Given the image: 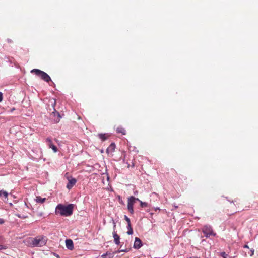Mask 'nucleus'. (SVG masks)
Instances as JSON below:
<instances>
[{"instance_id":"nucleus-27","label":"nucleus","mask_w":258,"mask_h":258,"mask_svg":"<svg viewBox=\"0 0 258 258\" xmlns=\"http://www.w3.org/2000/svg\"><path fill=\"white\" fill-rule=\"evenodd\" d=\"M243 247H244V248H249V247H248V246L247 245H245L243 246Z\"/></svg>"},{"instance_id":"nucleus-14","label":"nucleus","mask_w":258,"mask_h":258,"mask_svg":"<svg viewBox=\"0 0 258 258\" xmlns=\"http://www.w3.org/2000/svg\"><path fill=\"white\" fill-rule=\"evenodd\" d=\"M116 132L119 133H121L122 135H125V130L122 127H117Z\"/></svg>"},{"instance_id":"nucleus-19","label":"nucleus","mask_w":258,"mask_h":258,"mask_svg":"<svg viewBox=\"0 0 258 258\" xmlns=\"http://www.w3.org/2000/svg\"><path fill=\"white\" fill-rule=\"evenodd\" d=\"M138 201L140 202V205H141V206L142 207H147V206H148L147 203L142 202V201H140V200Z\"/></svg>"},{"instance_id":"nucleus-2","label":"nucleus","mask_w":258,"mask_h":258,"mask_svg":"<svg viewBox=\"0 0 258 258\" xmlns=\"http://www.w3.org/2000/svg\"><path fill=\"white\" fill-rule=\"evenodd\" d=\"M47 239L44 236H38L32 240V244L34 247H42L46 243Z\"/></svg>"},{"instance_id":"nucleus-11","label":"nucleus","mask_w":258,"mask_h":258,"mask_svg":"<svg viewBox=\"0 0 258 258\" xmlns=\"http://www.w3.org/2000/svg\"><path fill=\"white\" fill-rule=\"evenodd\" d=\"M115 148V145L114 143H112L107 148V149L106 150V152L108 153H112L114 151Z\"/></svg>"},{"instance_id":"nucleus-3","label":"nucleus","mask_w":258,"mask_h":258,"mask_svg":"<svg viewBox=\"0 0 258 258\" xmlns=\"http://www.w3.org/2000/svg\"><path fill=\"white\" fill-rule=\"evenodd\" d=\"M31 73H34L37 76L40 77L44 81L48 82L51 80L49 76L45 72L37 69L31 70Z\"/></svg>"},{"instance_id":"nucleus-15","label":"nucleus","mask_w":258,"mask_h":258,"mask_svg":"<svg viewBox=\"0 0 258 258\" xmlns=\"http://www.w3.org/2000/svg\"><path fill=\"white\" fill-rule=\"evenodd\" d=\"M46 201V198H42L40 197H36V201L37 203H43Z\"/></svg>"},{"instance_id":"nucleus-22","label":"nucleus","mask_w":258,"mask_h":258,"mask_svg":"<svg viewBox=\"0 0 258 258\" xmlns=\"http://www.w3.org/2000/svg\"><path fill=\"white\" fill-rule=\"evenodd\" d=\"M6 248H7V246L2 245H0V250L6 249Z\"/></svg>"},{"instance_id":"nucleus-23","label":"nucleus","mask_w":258,"mask_h":258,"mask_svg":"<svg viewBox=\"0 0 258 258\" xmlns=\"http://www.w3.org/2000/svg\"><path fill=\"white\" fill-rule=\"evenodd\" d=\"M3 98V93L0 92V102L2 101Z\"/></svg>"},{"instance_id":"nucleus-9","label":"nucleus","mask_w":258,"mask_h":258,"mask_svg":"<svg viewBox=\"0 0 258 258\" xmlns=\"http://www.w3.org/2000/svg\"><path fill=\"white\" fill-rule=\"evenodd\" d=\"M66 245L67 248L69 250H72L74 248L73 241L71 239H67L66 240Z\"/></svg>"},{"instance_id":"nucleus-12","label":"nucleus","mask_w":258,"mask_h":258,"mask_svg":"<svg viewBox=\"0 0 258 258\" xmlns=\"http://www.w3.org/2000/svg\"><path fill=\"white\" fill-rule=\"evenodd\" d=\"M114 255V253H110L107 252L106 253L102 254L101 256V258H113Z\"/></svg>"},{"instance_id":"nucleus-6","label":"nucleus","mask_w":258,"mask_h":258,"mask_svg":"<svg viewBox=\"0 0 258 258\" xmlns=\"http://www.w3.org/2000/svg\"><path fill=\"white\" fill-rule=\"evenodd\" d=\"M46 142L48 146H49V147L50 148H51L53 150L54 152L56 153L57 152V151H58L57 148L52 143V139L51 138L48 137V138H46Z\"/></svg>"},{"instance_id":"nucleus-18","label":"nucleus","mask_w":258,"mask_h":258,"mask_svg":"<svg viewBox=\"0 0 258 258\" xmlns=\"http://www.w3.org/2000/svg\"><path fill=\"white\" fill-rule=\"evenodd\" d=\"M3 196L5 198H8V194L6 191L0 190V196Z\"/></svg>"},{"instance_id":"nucleus-29","label":"nucleus","mask_w":258,"mask_h":258,"mask_svg":"<svg viewBox=\"0 0 258 258\" xmlns=\"http://www.w3.org/2000/svg\"><path fill=\"white\" fill-rule=\"evenodd\" d=\"M38 215L39 216H42L43 215V213H38Z\"/></svg>"},{"instance_id":"nucleus-4","label":"nucleus","mask_w":258,"mask_h":258,"mask_svg":"<svg viewBox=\"0 0 258 258\" xmlns=\"http://www.w3.org/2000/svg\"><path fill=\"white\" fill-rule=\"evenodd\" d=\"M139 201L138 198H135L134 196H131L128 198L127 200V209L130 213L132 214H134V205L136 201Z\"/></svg>"},{"instance_id":"nucleus-26","label":"nucleus","mask_w":258,"mask_h":258,"mask_svg":"<svg viewBox=\"0 0 258 258\" xmlns=\"http://www.w3.org/2000/svg\"><path fill=\"white\" fill-rule=\"evenodd\" d=\"M4 223V220L2 219H0V224H2Z\"/></svg>"},{"instance_id":"nucleus-20","label":"nucleus","mask_w":258,"mask_h":258,"mask_svg":"<svg viewBox=\"0 0 258 258\" xmlns=\"http://www.w3.org/2000/svg\"><path fill=\"white\" fill-rule=\"evenodd\" d=\"M124 219L127 223V225L131 224L130 218L126 215H124Z\"/></svg>"},{"instance_id":"nucleus-25","label":"nucleus","mask_w":258,"mask_h":258,"mask_svg":"<svg viewBox=\"0 0 258 258\" xmlns=\"http://www.w3.org/2000/svg\"><path fill=\"white\" fill-rule=\"evenodd\" d=\"M18 216L19 217L23 218H26V217H27V216H22V217H21V216H20L19 215H18Z\"/></svg>"},{"instance_id":"nucleus-21","label":"nucleus","mask_w":258,"mask_h":258,"mask_svg":"<svg viewBox=\"0 0 258 258\" xmlns=\"http://www.w3.org/2000/svg\"><path fill=\"white\" fill-rule=\"evenodd\" d=\"M131 250V248H126L125 249H121V250H119L117 251V252H128L130 250Z\"/></svg>"},{"instance_id":"nucleus-17","label":"nucleus","mask_w":258,"mask_h":258,"mask_svg":"<svg viewBox=\"0 0 258 258\" xmlns=\"http://www.w3.org/2000/svg\"><path fill=\"white\" fill-rule=\"evenodd\" d=\"M127 229L128 230L127 233L128 235H132L133 234V230L132 228L131 224L127 225Z\"/></svg>"},{"instance_id":"nucleus-10","label":"nucleus","mask_w":258,"mask_h":258,"mask_svg":"<svg viewBox=\"0 0 258 258\" xmlns=\"http://www.w3.org/2000/svg\"><path fill=\"white\" fill-rule=\"evenodd\" d=\"M113 237L114 238V241L115 243L117 245L119 244V243H120L119 236L114 231L113 232Z\"/></svg>"},{"instance_id":"nucleus-24","label":"nucleus","mask_w":258,"mask_h":258,"mask_svg":"<svg viewBox=\"0 0 258 258\" xmlns=\"http://www.w3.org/2000/svg\"><path fill=\"white\" fill-rule=\"evenodd\" d=\"M250 252H251L250 256H252L254 254V250L253 249H250Z\"/></svg>"},{"instance_id":"nucleus-7","label":"nucleus","mask_w":258,"mask_h":258,"mask_svg":"<svg viewBox=\"0 0 258 258\" xmlns=\"http://www.w3.org/2000/svg\"><path fill=\"white\" fill-rule=\"evenodd\" d=\"M68 183L67 184L66 187L68 189H70L76 183L77 180L75 178H72V177H70V178L68 177Z\"/></svg>"},{"instance_id":"nucleus-5","label":"nucleus","mask_w":258,"mask_h":258,"mask_svg":"<svg viewBox=\"0 0 258 258\" xmlns=\"http://www.w3.org/2000/svg\"><path fill=\"white\" fill-rule=\"evenodd\" d=\"M202 232L207 238L210 236H215L216 235V234L213 232L212 227L210 226H204L202 228Z\"/></svg>"},{"instance_id":"nucleus-16","label":"nucleus","mask_w":258,"mask_h":258,"mask_svg":"<svg viewBox=\"0 0 258 258\" xmlns=\"http://www.w3.org/2000/svg\"><path fill=\"white\" fill-rule=\"evenodd\" d=\"M98 137L102 141H103L107 138V136L106 134H99Z\"/></svg>"},{"instance_id":"nucleus-13","label":"nucleus","mask_w":258,"mask_h":258,"mask_svg":"<svg viewBox=\"0 0 258 258\" xmlns=\"http://www.w3.org/2000/svg\"><path fill=\"white\" fill-rule=\"evenodd\" d=\"M53 113L54 114V115L55 116L57 115V117L56 119H55V121L56 122H58L60 120V116L59 113L58 112H57L54 108V112H53Z\"/></svg>"},{"instance_id":"nucleus-8","label":"nucleus","mask_w":258,"mask_h":258,"mask_svg":"<svg viewBox=\"0 0 258 258\" xmlns=\"http://www.w3.org/2000/svg\"><path fill=\"white\" fill-rule=\"evenodd\" d=\"M142 246V242L140 238L138 237L135 238V242L134 243L133 247L135 249H138Z\"/></svg>"},{"instance_id":"nucleus-1","label":"nucleus","mask_w":258,"mask_h":258,"mask_svg":"<svg viewBox=\"0 0 258 258\" xmlns=\"http://www.w3.org/2000/svg\"><path fill=\"white\" fill-rule=\"evenodd\" d=\"M73 208L74 205L72 204L67 206L60 204L55 208V213L62 216H69L72 214Z\"/></svg>"},{"instance_id":"nucleus-28","label":"nucleus","mask_w":258,"mask_h":258,"mask_svg":"<svg viewBox=\"0 0 258 258\" xmlns=\"http://www.w3.org/2000/svg\"><path fill=\"white\" fill-rule=\"evenodd\" d=\"M7 41L9 43H11L12 42V40L10 39H7Z\"/></svg>"},{"instance_id":"nucleus-30","label":"nucleus","mask_w":258,"mask_h":258,"mask_svg":"<svg viewBox=\"0 0 258 258\" xmlns=\"http://www.w3.org/2000/svg\"><path fill=\"white\" fill-rule=\"evenodd\" d=\"M2 240V236L0 235V241Z\"/></svg>"}]
</instances>
